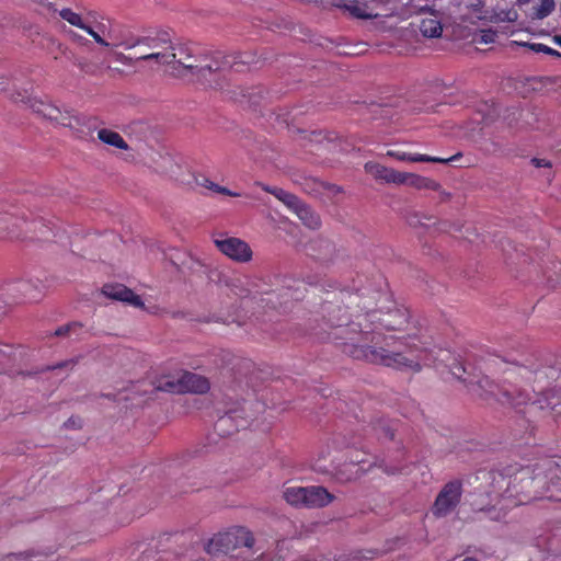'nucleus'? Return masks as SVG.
<instances>
[{"instance_id": "nucleus-1", "label": "nucleus", "mask_w": 561, "mask_h": 561, "mask_svg": "<svg viewBox=\"0 0 561 561\" xmlns=\"http://www.w3.org/2000/svg\"><path fill=\"white\" fill-rule=\"evenodd\" d=\"M356 294L348 295V302L356 305L365 313L347 314L350 307L325 302L322 312L327 325L331 328L328 339L333 340L342 352L354 359L382 365L400 370L420 371L422 365L434 364L432 351L425 348L416 337H396L382 332L402 330L409 322V311L396 307L388 312L370 310Z\"/></svg>"}, {"instance_id": "nucleus-2", "label": "nucleus", "mask_w": 561, "mask_h": 561, "mask_svg": "<svg viewBox=\"0 0 561 561\" xmlns=\"http://www.w3.org/2000/svg\"><path fill=\"white\" fill-rule=\"evenodd\" d=\"M451 373L488 402L494 400L502 407L524 414L537 410L561 414V370L553 365L539 363L537 357L511 363L504 370L501 385L488 376H482L477 381L468 380L462 376L466 368L461 364L453 367Z\"/></svg>"}, {"instance_id": "nucleus-3", "label": "nucleus", "mask_w": 561, "mask_h": 561, "mask_svg": "<svg viewBox=\"0 0 561 561\" xmlns=\"http://www.w3.org/2000/svg\"><path fill=\"white\" fill-rule=\"evenodd\" d=\"M488 505L474 507L492 520H501L507 511L536 500L561 501V460L543 459L534 466H507L482 472Z\"/></svg>"}, {"instance_id": "nucleus-4", "label": "nucleus", "mask_w": 561, "mask_h": 561, "mask_svg": "<svg viewBox=\"0 0 561 561\" xmlns=\"http://www.w3.org/2000/svg\"><path fill=\"white\" fill-rule=\"evenodd\" d=\"M126 49H131L138 45H145L152 49L151 53L142 54L136 57L137 60H150L154 59L157 62L162 65H170L178 62L186 69H196L198 73L204 75L205 71L216 72L222 71L228 68H233L237 62V56L225 55L220 51H216L210 62L206 64H187L186 60L191 58V50L188 46L180 45L178 53L175 47L172 45L168 34H163L161 37L142 36L135 41H126L122 43Z\"/></svg>"}, {"instance_id": "nucleus-5", "label": "nucleus", "mask_w": 561, "mask_h": 561, "mask_svg": "<svg viewBox=\"0 0 561 561\" xmlns=\"http://www.w3.org/2000/svg\"><path fill=\"white\" fill-rule=\"evenodd\" d=\"M50 233H53L51 228L45 224L43 218L28 221L24 217H19L16 213L0 211V240L25 238L48 240Z\"/></svg>"}, {"instance_id": "nucleus-6", "label": "nucleus", "mask_w": 561, "mask_h": 561, "mask_svg": "<svg viewBox=\"0 0 561 561\" xmlns=\"http://www.w3.org/2000/svg\"><path fill=\"white\" fill-rule=\"evenodd\" d=\"M283 497L291 506L306 508H322L335 500V496L321 485L287 486Z\"/></svg>"}, {"instance_id": "nucleus-7", "label": "nucleus", "mask_w": 561, "mask_h": 561, "mask_svg": "<svg viewBox=\"0 0 561 561\" xmlns=\"http://www.w3.org/2000/svg\"><path fill=\"white\" fill-rule=\"evenodd\" d=\"M253 545L254 537L252 533L245 527L238 526L216 534L208 540L205 550L208 554L218 556L227 554L240 547L252 548Z\"/></svg>"}, {"instance_id": "nucleus-8", "label": "nucleus", "mask_w": 561, "mask_h": 561, "mask_svg": "<svg viewBox=\"0 0 561 561\" xmlns=\"http://www.w3.org/2000/svg\"><path fill=\"white\" fill-rule=\"evenodd\" d=\"M158 389L172 393H198L204 394L210 389L209 380L198 374L183 371L176 379L161 381Z\"/></svg>"}, {"instance_id": "nucleus-9", "label": "nucleus", "mask_w": 561, "mask_h": 561, "mask_svg": "<svg viewBox=\"0 0 561 561\" xmlns=\"http://www.w3.org/2000/svg\"><path fill=\"white\" fill-rule=\"evenodd\" d=\"M462 496V482L453 480L447 482L438 492L432 507V514L437 517H446L459 505Z\"/></svg>"}, {"instance_id": "nucleus-10", "label": "nucleus", "mask_w": 561, "mask_h": 561, "mask_svg": "<svg viewBox=\"0 0 561 561\" xmlns=\"http://www.w3.org/2000/svg\"><path fill=\"white\" fill-rule=\"evenodd\" d=\"M291 284H287L286 287L280 289L278 293L271 291L265 295L261 299L262 302H265L266 306H270L271 309L286 311L288 309V302L290 300H301L306 290L304 282L291 280Z\"/></svg>"}, {"instance_id": "nucleus-11", "label": "nucleus", "mask_w": 561, "mask_h": 561, "mask_svg": "<svg viewBox=\"0 0 561 561\" xmlns=\"http://www.w3.org/2000/svg\"><path fill=\"white\" fill-rule=\"evenodd\" d=\"M216 248L230 260L238 263H248L252 260L253 252L244 240L236 237L215 238Z\"/></svg>"}, {"instance_id": "nucleus-12", "label": "nucleus", "mask_w": 561, "mask_h": 561, "mask_svg": "<svg viewBox=\"0 0 561 561\" xmlns=\"http://www.w3.org/2000/svg\"><path fill=\"white\" fill-rule=\"evenodd\" d=\"M102 293L111 299L127 302L137 308H145L141 298L123 284H105Z\"/></svg>"}, {"instance_id": "nucleus-13", "label": "nucleus", "mask_w": 561, "mask_h": 561, "mask_svg": "<svg viewBox=\"0 0 561 561\" xmlns=\"http://www.w3.org/2000/svg\"><path fill=\"white\" fill-rule=\"evenodd\" d=\"M248 425V422L244 417L238 414V411H229L225 415L220 416L214 428L219 436H229L234 432H238L240 428H244Z\"/></svg>"}, {"instance_id": "nucleus-14", "label": "nucleus", "mask_w": 561, "mask_h": 561, "mask_svg": "<svg viewBox=\"0 0 561 561\" xmlns=\"http://www.w3.org/2000/svg\"><path fill=\"white\" fill-rule=\"evenodd\" d=\"M387 157L396 159L398 161H407V162H433V163H448L450 161H455L459 159L462 154L460 152L456 153L449 158H440L422 153H408L402 150H388L386 153Z\"/></svg>"}, {"instance_id": "nucleus-15", "label": "nucleus", "mask_w": 561, "mask_h": 561, "mask_svg": "<svg viewBox=\"0 0 561 561\" xmlns=\"http://www.w3.org/2000/svg\"><path fill=\"white\" fill-rule=\"evenodd\" d=\"M309 254L323 263H331L335 259V245L328 239L317 238L308 244Z\"/></svg>"}, {"instance_id": "nucleus-16", "label": "nucleus", "mask_w": 561, "mask_h": 561, "mask_svg": "<svg viewBox=\"0 0 561 561\" xmlns=\"http://www.w3.org/2000/svg\"><path fill=\"white\" fill-rule=\"evenodd\" d=\"M57 12H58L59 16L62 20L67 21L70 25L79 27V28L85 31L90 36L93 37V39L98 44H100V45H102L104 47H108L110 46V43H107L104 38H102L99 35V33H96L90 25H88L80 14L76 13L75 11H72L69 8L58 9Z\"/></svg>"}, {"instance_id": "nucleus-17", "label": "nucleus", "mask_w": 561, "mask_h": 561, "mask_svg": "<svg viewBox=\"0 0 561 561\" xmlns=\"http://www.w3.org/2000/svg\"><path fill=\"white\" fill-rule=\"evenodd\" d=\"M8 291L12 294L15 302L36 300L39 296L37 286L31 280H18L9 285Z\"/></svg>"}, {"instance_id": "nucleus-18", "label": "nucleus", "mask_w": 561, "mask_h": 561, "mask_svg": "<svg viewBox=\"0 0 561 561\" xmlns=\"http://www.w3.org/2000/svg\"><path fill=\"white\" fill-rule=\"evenodd\" d=\"M365 170L367 173L371 174L376 180H380L386 183H393L399 185V183L402 182V172L381 165L379 163L367 162L365 164Z\"/></svg>"}, {"instance_id": "nucleus-19", "label": "nucleus", "mask_w": 561, "mask_h": 561, "mask_svg": "<svg viewBox=\"0 0 561 561\" xmlns=\"http://www.w3.org/2000/svg\"><path fill=\"white\" fill-rule=\"evenodd\" d=\"M399 185H408L416 190L438 191L440 185L435 180L414 173L402 172Z\"/></svg>"}, {"instance_id": "nucleus-20", "label": "nucleus", "mask_w": 561, "mask_h": 561, "mask_svg": "<svg viewBox=\"0 0 561 561\" xmlns=\"http://www.w3.org/2000/svg\"><path fill=\"white\" fill-rule=\"evenodd\" d=\"M295 214L302 221V224L310 229H318L321 226V220L319 215L312 210L308 205L302 203L300 207L297 208Z\"/></svg>"}, {"instance_id": "nucleus-21", "label": "nucleus", "mask_w": 561, "mask_h": 561, "mask_svg": "<svg viewBox=\"0 0 561 561\" xmlns=\"http://www.w3.org/2000/svg\"><path fill=\"white\" fill-rule=\"evenodd\" d=\"M420 32L428 38L439 37L443 33V26L437 16L423 19L420 23Z\"/></svg>"}, {"instance_id": "nucleus-22", "label": "nucleus", "mask_w": 561, "mask_h": 561, "mask_svg": "<svg viewBox=\"0 0 561 561\" xmlns=\"http://www.w3.org/2000/svg\"><path fill=\"white\" fill-rule=\"evenodd\" d=\"M99 139L110 146H113L118 149L126 150L128 148L127 142L124 140V138L117 133L112 129L102 128L98 131Z\"/></svg>"}, {"instance_id": "nucleus-23", "label": "nucleus", "mask_w": 561, "mask_h": 561, "mask_svg": "<svg viewBox=\"0 0 561 561\" xmlns=\"http://www.w3.org/2000/svg\"><path fill=\"white\" fill-rule=\"evenodd\" d=\"M195 182L199 186L206 187L213 192H216V193H219L222 195H227V196H231V197L242 196L241 193L230 191L229 188H227L225 186H220L219 184L214 183L213 181H210L209 179H207L205 176L196 178Z\"/></svg>"}, {"instance_id": "nucleus-24", "label": "nucleus", "mask_w": 561, "mask_h": 561, "mask_svg": "<svg viewBox=\"0 0 561 561\" xmlns=\"http://www.w3.org/2000/svg\"><path fill=\"white\" fill-rule=\"evenodd\" d=\"M33 108L36 113L50 121H58L61 115L57 106L42 101L34 103Z\"/></svg>"}, {"instance_id": "nucleus-25", "label": "nucleus", "mask_w": 561, "mask_h": 561, "mask_svg": "<svg viewBox=\"0 0 561 561\" xmlns=\"http://www.w3.org/2000/svg\"><path fill=\"white\" fill-rule=\"evenodd\" d=\"M556 8L554 0H540V3L535 8L534 15L536 19H545Z\"/></svg>"}, {"instance_id": "nucleus-26", "label": "nucleus", "mask_w": 561, "mask_h": 561, "mask_svg": "<svg viewBox=\"0 0 561 561\" xmlns=\"http://www.w3.org/2000/svg\"><path fill=\"white\" fill-rule=\"evenodd\" d=\"M346 10L354 18H358V19H369V18H371V14L366 12V5L362 4V3L357 2V1L347 4L346 5Z\"/></svg>"}, {"instance_id": "nucleus-27", "label": "nucleus", "mask_w": 561, "mask_h": 561, "mask_svg": "<svg viewBox=\"0 0 561 561\" xmlns=\"http://www.w3.org/2000/svg\"><path fill=\"white\" fill-rule=\"evenodd\" d=\"M373 430L376 432L377 435H385V437H388L389 439H393L394 437V428L393 426L386 422V421H378L373 425Z\"/></svg>"}, {"instance_id": "nucleus-28", "label": "nucleus", "mask_w": 561, "mask_h": 561, "mask_svg": "<svg viewBox=\"0 0 561 561\" xmlns=\"http://www.w3.org/2000/svg\"><path fill=\"white\" fill-rule=\"evenodd\" d=\"M525 46L529 47L535 53H543L547 55L560 57L561 54L556 49L542 44V43H527Z\"/></svg>"}, {"instance_id": "nucleus-29", "label": "nucleus", "mask_w": 561, "mask_h": 561, "mask_svg": "<svg viewBox=\"0 0 561 561\" xmlns=\"http://www.w3.org/2000/svg\"><path fill=\"white\" fill-rule=\"evenodd\" d=\"M284 203L289 209H291L294 213L297 210L298 207L304 203L299 197L296 195L287 192L285 196L280 201Z\"/></svg>"}, {"instance_id": "nucleus-30", "label": "nucleus", "mask_w": 561, "mask_h": 561, "mask_svg": "<svg viewBox=\"0 0 561 561\" xmlns=\"http://www.w3.org/2000/svg\"><path fill=\"white\" fill-rule=\"evenodd\" d=\"M256 185L260 186L263 191L274 195L278 201H282V198L287 193V191H285L283 188L272 187V186H268V185H266L264 183H261V182H257Z\"/></svg>"}, {"instance_id": "nucleus-31", "label": "nucleus", "mask_w": 561, "mask_h": 561, "mask_svg": "<svg viewBox=\"0 0 561 561\" xmlns=\"http://www.w3.org/2000/svg\"><path fill=\"white\" fill-rule=\"evenodd\" d=\"M81 329V324L80 323H77V322H73V323H69V324H66V325H62L60 328H58L56 331H55V335L56 336H64V335H68L70 334V332H75L77 330H80Z\"/></svg>"}, {"instance_id": "nucleus-32", "label": "nucleus", "mask_w": 561, "mask_h": 561, "mask_svg": "<svg viewBox=\"0 0 561 561\" xmlns=\"http://www.w3.org/2000/svg\"><path fill=\"white\" fill-rule=\"evenodd\" d=\"M57 0H36L37 3L45 7L48 11L57 12Z\"/></svg>"}, {"instance_id": "nucleus-33", "label": "nucleus", "mask_w": 561, "mask_h": 561, "mask_svg": "<svg viewBox=\"0 0 561 561\" xmlns=\"http://www.w3.org/2000/svg\"><path fill=\"white\" fill-rule=\"evenodd\" d=\"M364 462H365V460L363 458H360V459L358 457L351 458V465L353 467H356V470L354 472L355 476H357L359 472L364 471V468L362 467V463H364Z\"/></svg>"}, {"instance_id": "nucleus-34", "label": "nucleus", "mask_w": 561, "mask_h": 561, "mask_svg": "<svg viewBox=\"0 0 561 561\" xmlns=\"http://www.w3.org/2000/svg\"><path fill=\"white\" fill-rule=\"evenodd\" d=\"M116 60L122 62V64H124V65H131L134 62V58L133 57L127 56V55H125L123 53H117L116 54ZM135 60H137V59L135 58Z\"/></svg>"}, {"instance_id": "nucleus-35", "label": "nucleus", "mask_w": 561, "mask_h": 561, "mask_svg": "<svg viewBox=\"0 0 561 561\" xmlns=\"http://www.w3.org/2000/svg\"><path fill=\"white\" fill-rule=\"evenodd\" d=\"M385 471L389 474L401 473L403 472V468L398 466H386Z\"/></svg>"}, {"instance_id": "nucleus-36", "label": "nucleus", "mask_w": 561, "mask_h": 561, "mask_svg": "<svg viewBox=\"0 0 561 561\" xmlns=\"http://www.w3.org/2000/svg\"><path fill=\"white\" fill-rule=\"evenodd\" d=\"M531 162L537 167V168H540V167H551V163L549 161H546V160H542V159H538V158H534L531 160Z\"/></svg>"}, {"instance_id": "nucleus-37", "label": "nucleus", "mask_w": 561, "mask_h": 561, "mask_svg": "<svg viewBox=\"0 0 561 561\" xmlns=\"http://www.w3.org/2000/svg\"><path fill=\"white\" fill-rule=\"evenodd\" d=\"M80 419H73V417H70L66 423L65 425L67 427H76V426H80Z\"/></svg>"}, {"instance_id": "nucleus-38", "label": "nucleus", "mask_w": 561, "mask_h": 561, "mask_svg": "<svg viewBox=\"0 0 561 561\" xmlns=\"http://www.w3.org/2000/svg\"><path fill=\"white\" fill-rule=\"evenodd\" d=\"M70 362H62L54 367H51V369H56V368H61V367H66L69 365ZM48 369H50V367H48Z\"/></svg>"}, {"instance_id": "nucleus-39", "label": "nucleus", "mask_w": 561, "mask_h": 561, "mask_svg": "<svg viewBox=\"0 0 561 561\" xmlns=\"http://www.w3.org/2000/svg\"><path fill=\"white\" fill-rule=\"evenodd\" d=\"M530 1H531V0H517V3H518L519 5H524V4L529 3Z\"/></svg>"}, {"instance_id": "nucleus-40", "label": "nucleus", "mask_w": 561, "mask_h": 561, "mask_svg": "<svg viewBox=\"0 0 561 561\" xmlns=\"http://www.w3.org/2000/svg\"><path fill=\"white\" fill-rule=\"evenodd\" d=\"M554 39L561 46V36H556Z\"/></svg>"}, {"instance_id": "nucleus-41", "label": "nucleus", "mask_w": 561, "mask_h": 561, "mask_svg": "<svg viewBox=\"0 0 561 561\" xmlns=\"http://www.w3.org/2000/svg\"><path fill=\"white\" fill-rule=\"evenodd\" d=\"M2 358H3V354L0 352V364L2 363ZM2 371V369H0V373Z\"/></svg>"}, {"instance_id": "nucleus-42", "label": "nucleus", "mask_w": 561, "mask_h": 561, "mask_svg": "<svg viewBox=\"0 0 561 561\" xmlns=\"http://www.w3.org/2000/svg\"><path fill=\"white\" fill-rule=\"evenodd\" d=\"M0 85H1V87H0V90H1V91H2V90H4V87L2 85V82L0 83Z\"/></svg>"}]
</instances>
